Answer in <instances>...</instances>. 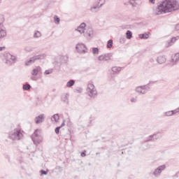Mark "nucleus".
Returning a JSON list of instances; mask_svg holds the SVG:
<instances>
[{"label":"nucleus","instance_id":"obj_1","mask_svg":"<svg viewBox=\"0 0 179 179\" xmlns=\"http://www.w3.org/2000/svg\"><path fill=\"white\" fill-rule=\"evenodd\" d=\"M179 3L177 0H164L155 10V15H163L174 10H178Z\"/></svg>","mask_w":179,"mask_h":179},{"label":"nucleus","instance_id":"obj_2","mask_svg":"<svg viewBox=\"0 0 179 179\" xmlns=\"http://www.w3.org/2000/svg\"><path fill=\"white\" fill-rule=\"evenodd\" d=\"M160 131H157L152 135H150L144 141L143 143L142 144L143 150H146V149H149L150 148V145L146 143L148 142H156L157 139H160L162 136H159Z\"/></svg>","mask_w":179,"mask_h":179},{"label":"nucleus","instance_id":"obj_3","mask_svg":"<svg viewBox=\"0 0 179 179\" xmlns=\"http://www.w3.org/2000/svg\"><path fill=\"white\" fill-rule=\"evenodd\" d=\"M8 138L11 141H21V139H23L22 130L20 129H14L8 133Z\"/></svg>","mask_w":179,"mask_h":179},{"label":"nucleus","instance_id":"obj_4","mask_svg":"<svg viewBox=\"0 0 179 179\" xmlns=\"http://www.w3.org/2000/svg\"><path fill=\"white\" fill-rule=\"evenodd\" d=\"M152 83H156V81H150V83L145 85L136 87L135 92L138 94H146V93L150 90V85H152Z\"/></svg>","mask_w":179,"mask_h":179},{"label":"nucleus","instance_id":"obj_5","mask_svg":"<svg viewBox=\"0 0 179 179\" xmlns=\"http://www.w3.org/2000/svg\"><path fill=\"white\" fill-rule=\"evenodd\" d=\"M4 59L6 60L5 64L8 65V66H10L13 64H15L16 62V57L14 55H12L9 52H5L3 54Z\"/></svg>","mask_w":179,"mask_h":179},{"label":"nucleus","instance_id":"obj_6","mask_svg":"<svg viewBox=\"0 0 179 179\" xmlns=\"http://www.w3.org/2000/svg\"><path fill=\"white\" fill-rule=\"evenodd\" d=\"M69 57L68 56H58L55 58L54 65L56 66H61L63 64H68Z\"/></svg>","mask_w":179,"mask_h":179},{"label":"nucleus","instance_id":"obj_7","mask_svg":"<svg viewBox=\"0 0 179 179\" xmlns=\"http://www.w3.org/2000/svg\"><path fill=\"white\" fill-rule=\"evenodd\" d=\"M45 57H47V56L44 53L34 56L25 62V65H26V66H29V65H31V64H34V62H36V61H37L38 59H44V58H45Z\"/></svg>","mask_w":179,"mask_h":179},{"label":"nucleus","instance_id":"obj_8","mask_svg":"<svg viewBox=\"0 0 179 179\" xmlns=\"http://www.w3.org/2000/svg\"><path fill=\"white\" fill-rule=\"evenodd\" d=\"M87 92L90 97L94 99V97L97 96V90H96V87H94V85L92 83H89L87 85Z\"/></svg>","mask_w":179,"mask_h":179},{"label":"nucleus","instance_id":"obj_9","mask_svg":"<svg viewBox=\"0 0 179 179\" xmlns=\"http://www.w3.org/2000/svg\"><path fill=\"white\" fill-rule=\"evenodd\" d=\"M101 0H99L95 1L92 6L90 7V12H92V13H97V12H99V10H100V8H101V6H103V5H104V3H102L100 4V1Z\"/></svg>","mask_w":179,"mask_h":179},{"label":"nucleus","instance_id":"obj_10","mask_svg":"<svg viewBox=\"0 0 179 179\" xmlns=\"http://www.w3.org/2000/svg\"><path fill=\"white\" fill-rule=\"evenodd\" d=\"M37 132H38V129H36L31 136V139L34 145H38L43 141V138L41 137V136H39Z\"/></svg>","mask_w":179,"mask_h":179},{"label":"nucleus","instance_id":"obj_11","mask_svg":"<svg viewBox=\"0 0 179 179\" xmlns=\"http://www.w3.org/2000/svg\"><path fill=\"white\" fill-rule=\"evenodd\" d=\"M76 49L77 50L78 54H86V52L88 51L87 47H86V45L83 43H78Z\"/></svg>","mask_w":179,"mask_h":179},{"label":"nucleus","instance_id":"obj_12","mask_svg":"<svg viewBox=\"0 0 179 179\" xmlns=\"http://www.w3.org/2000/svg\"><path fill=\"white\" fill-rule=\"evenodd\" d=\"M179 61V53H176L174 55L171 56V59L170 60L169 65L171 66H174V65H177Z\"/></svg>","mask_w":179,"mask_h":179},{"label":"nucleus","instance_id":"obj_13","mask_svg":"<svg viewBox=\"0 0 179 179\" xmlns=\"http://www.w3.org/2000/svg\"><path fill=\"white\" fill-rule=\"evenodd\" d=\"M164 170H166L165 164L158 166L153 172V175L155 177H159V176H160V174H162V172L164 171Z\"/></svg>","mask_w":179,"mask_h":179},{"label":"nucleus","instance_id":"obj_14","mask_svg":"<svg viewBox=\"0 0 179 179\" xmlns=\"http://www.w3.org/2000/svg\"><path fill=\"white\" fill-rule=\"evenodd\" d=\"M111 57H113V53H106L99 56L98 59L99 61H110Z\"/></svg>","mask_w":179,"mask_h":179},{"label":"nucleus","instance_id":"obj_15","mask_svg":"<svg viewBox=\"0 0 179 179\" xmlns=\"http://www.w3.org/2000/svg\"><path fill=\"white\" fill-rule=\"evenodd\" d=\"M2 19V16H0V38L6 37V30L1 28V26H2V22H3Z\"/></svg>","mask_w":179,"mask_h":179},{"label":"nucleus","instance_id":"obj_16","mask_svg":"<svg viewBox=\"0 0 179 179\" xmlns=\"http://www.w3.org/2000/svg\"><path fill=\"white\" fill-rule=\"evenodd\" d=\"M45 119V115L41 114L38 116L35 117L34 121L36 124H41V122H44Z\"/></svg>","mask_w":179,"mask_h":179},{"label":"nucleus","instance_id":"obj_17","mask_svg":"<svg viewBox=\"0 0 179 179\" xmlns=\"http://www.w3.org/2000/svg\"><path fill=\"white\" fill-rule=\"evenodd\" d=\"M31 73L33 76H37L38 73H41V67L37 66L32 70Z\"/></svg>","mask_w":179,"mask_h":179},{"label":"nucleus","instance_id":"obj_18","mask_svg":"<svg viewBox=\"0 0 179 179\" xmlns=\"http://www.w3.org/2000/svg\"><path fill=\"white\" fill-rule=\"evenodd\" d=\"M166 61H167V59H166V56H159L157 59V62L160 65H162V64H164Z\"/></svg>","mask_w":179,"mask_h":179},{"label":"nucleus","instance_id":"obj_19","mask_svg":"<svg viewBox=\"0 0 179 179\" xmlns=\"http://www.w3.org/2000/svg\"><path fill=\"white\" fill-rule=\"evenodd\" d=\"M85 37H93V29L89 28L85 33Z\"/></svg>","mask_w":179,"mask_h":179},{"label":"nucleus","instance_id":"obj_20","mask_svg":"<svg viewBox=\"0 0 179 179\" xmlns=\"http://www.w3.org/2000/svg\"><path fill=\"white\" fill-rule=\"evenodd\" d=\"M85 27H86V23L85 22L81 23L80 26H78V30H80V34H83V33H85ZM80 29L82 30H80Z\"/></svg>","mask_w":179,"mask_h":179},{"label":"nucleus","instance_id":"obj_21","mask_svg":"<svg viewBox=\"0 0 179 179\" xmlns=\"http://www.w3.org/2000/svg\"><path fill=\"white\" fill-rule=\"evenodd\" d=\"M179 36L176 37H172L169 41H168V47H171V45H173L174 43H176V40H178Z\"/></svg>","mask_w":179,"mask_h":179},{"label":"nucleus","instance_id":"obj_22","mask_svg":"<svg viewBox=\"0 0 179 179\" xmlns=\"http://www.w3.org/2000/svg\"><path fill=\"white\" fill-rule=\"evenodd\" d=\"M122 69V67L113 66V67H112V72H113L114 74L120 73V72H121Z\"/></svg>","mask_w":179,"mask_h":179},{"label":"nucleus","instance_id":"obj_23","mask_svg":"<svg viewBox=\"0 0 179 179\" xmlns=\"http://www.w3.org/2000/svg\"><path fill=\"white\" fill-rule=\"evenodd\" d=\"M138 38H141V40H148V38H149V34L147 33L141 34L138 35Z\"/></svg>","mask_w":179,"mask_h":179},{"label":"nucleus","instance_id":"obj_24","mask_svg":"<svg viewBox=\"0 0 179 179\" xmlns=\"http://www.w3.org/2000/svg\"><path fill=\"white\" fill-rule=\"evenodd\" d=\"M52 121H55V122H58L59 120V114H55L51 117Z\"/></svg>","mask_w":179,"mask_h":179},{"label":"nucleus","instance_id":"obj_25","mask_svg":"<svg viewBox=\"0 0 179 179\" xmlns=\"http://www.w3.org/2000/svg\"><path fill=\"white\" fill-rule=\"evenodd\" d=\"M126 38H127V40H131V38H132V31L129 30L127 31Z\"/></svg>","mask_w":179,"mask_h":179},{"label":"nucleus","instance_id":"obj_26","mask_svg":"<svg viewBox=\"0 0 179 179\" xmlns=\"http://www.w3.org/2000/svg\"><path fill=\"white\" fill-rule=\"evenodd\" d=\"M22 89L23 90H30L31 89V85H30V84L29 83H27V84H24L23 86H22Z\"/></svg>","mask_w":179,"mask_h":179},{"label":"nucleus","instance_id":"obj_27","mask_svg":"<svg viewBox=\"0 0 179 179\" xmlns=\"http://www.w3.org/2000/svg\"><path fill=\"white\" fill-rule=\"evenodd\" d=\"M75 85V80H70L69 82L66 83V87H72Z\"/></svg>","mask_w":179,"mask_h":179},{"label":"nucleus","instance_id":"obj_28","mask_svg":"<svg viewBox=\"0 0 179 179\" xmlns=\"http://www.w3.org/2000/svg\"><path fill=\"white\" fill-rule=\"evenodd\" d=\"M40 37H41V32H40L39 31H36V32H34V38H40Z\"/></svg>","mask_w":179,"mask_h":179},{"label":"nucleus","instance_id":"obj_29","mask_svg":"<svg viewBox=\"0 0 179 179\" xmlns=\"http://www.w3.org/2000/svg\"><path fill=\"white\" fill-rule=\"evenodd\" d=\"M164 117H173V112L171 110L164 112Z\"/></svg>","mask_w":179,"mask_h":179},{"label":"nucleus","instance_id":"obj_30","mask_svg":"<svg viewBox=\"0 0 179 179\" xmlns=\"http://www.w3.org/2000/svg\"><path fill=\"white\" fill-rule=\"evenodd\" d=\"M92 54H94V55H99V48H93Z\"/></svg>","mask_w":179,"mask_h":179},{"label":"nucleus","instance_id":"obj_31","mask_svg":"<svg viewBox=\"0 0 179 179\" xmlns=\"http://www.w3.org/2000/svg\"><path fill=\"white\" fill-rule=\"evenodd\" d=\"M54 20H55V23L56 24H59V22H61V20L59 19V17H58V16L55 15L54 16Z\"/></svg>","mask_w":179,"mask_h":179},{"label":"nucleus","instance_id":"obj_32","mask_svg":"<svg viewBox=\"0 0 179 179\" xmlns=\"http://www.w3.org/2000/svg\"><path fill=\"white\" fill-rule=\"evenodd\" d=\"M106 47L107 48H111L113 47V39L108 41Z\"/></svg>","mask_w":179,"mask_h":179},{"label":"nucleus","instance_id":"obj_33","mask_svg":"<svg viewBox=\"0 0 179 179\" xmlns=\"http://www.w3.org/2000/svg\"><path fill=\"white\" fill-rule=\"evenodd\" d=\"M24 51H26V52H31V51H33V48L30 46H26L24 48Z\"/></svg>","mask_w":179,"mask_h":179},{"label":"nucleus","instance_id":"obj_34","mask_svg":"<svg viewBox=\"0 0 179 179\" xmlns=\"http://www.w3.org/2000/svg\"><path fill=\"white\" fill-rule=\"evenodd\" d=\"M126 40H127V38H125V36H121L120 38V44H124L125 43Z\"/></svg>","mask_w":179,"mask_h":179},{"label":"nucleus","instance_id":"obj_35","mask_svg":"<svg viewBox=\"0 0 179 179\" xmlns=\"http://www.w3.org/2000/svg\"><path fill=\"white\" fill-rule=\"evenodd\" d=\"M136 1L137 0H129V3H131L132 6H136Z\"/></svg>","mask_w":179,"mask_h":179},{"label":"nucleus","instance_id":"obj_36","mask_svg":"<svg viewBox=\"0 0 179 179\" xmlns=\"http://www.w3.org/2000/svg\"><path fill=\"white\" fill-rule=\"evenodd\" d=\"M40 173L42 176H47V174H48V171L41 170Z\"/></svg>","mask_w":179,"mask_h":179},{"label":"nucleus","instance_id":"obj_37","mask_svg":"<svg viewBox=\"0 0 179 179\" xmlns=\"http://www.w3.org/2000/svg\"><path fill=\"white\" fill-rule=\"evenodd\" d=\"M61 129V127H57L55 128V134H57V135H58V134H59V130Z\"/></svg>","mask_w":179,"mask_h":179},{"label":"nucleus","instance_id":"obj_38","mask_svg":"<svg viewBox=\"0 0 179 179\" xmlns=\"http://www.w3.org/2000/svg\"><path fill=\"white\" fill-rule=\"evenodd\" d=\"M64 103H68V96L65 95L62 99Z\"/></svg>","mask_w":179,"mask_h":179},{"label":"nucleus","instance_id":"obj_39","mask_svg":"<svg viewBox=\"0 0 179 179\" xmlns=\"http://www.w3.org/2000/svg\"><path fill=\"white\" fill-rule=\"evenodd\" d=\"M51 73V71L50 70H45L44 72L45 75H50Z\"/></svg>","mask_w":179,"mask_h":179},{"label":"nucleus","instance_id":"obj_40","mask_svg":"<svg viewBox=\"0 0 179 179\" xmlns=\"http://www.w3.org/2000/svg\"><path fill=\"white\" fill-rule=\"evenodd\" d=\"M175 29H176V31L179 32V23L176 25Z\"/></svg>","mask_w":179,"mask_h":179},{"label":"nucleus","instance_id":"obj_41","mask_svg":"<svg viewBox=\"0 0 179 179\" xmlns=\"http://www.w3.org/2000/svg\"><path fill=\"white\" fill-rule=\"evenodd\" d=\"M81 156L82 157H85L86 156V151L81 152Z\"/></svg>","mask_w":179,"mask_h":179},{"label":"nucleus","instance_id":"obj_42","mask_svg":"<svg viewBox=\"0 0 179 179\" xmlns=\"http://www.w3.org/2000/svg\"><path fill=\"white\" fill-rule=\"evenodd\" d=\"M31 80H35V81L37 80V78L35 76L31 77Z\"/></svg>","mask_w":179,"mask_h":179},{"label":"nucleus","instance_id":"obj_43","mask_svg":"<svg viewBox=\"0 0 179 179\" xmlns=\"http://www.w3.org/2000/svg\"><path fill=\"white\" fill-rule=\"evenodd\" d=\"M59 127H61V128H62V127H65V120L63 121V122Z\"/></svg>","mask_w":179,"mask_h":179},{"label":"nucleus","instance_id":"obj_44","mask_svg":"<svg viewBox=\"0 0 179 179\" xmlns=\"http://www.w3.org/2000/svg\"><path fill=\"white\" fill-rule=\"evenodd\" d=\"M130 101H131V103H135L136 101V99L132 98V99H131Z\"/></svg>","mask_w":179,"mask_h":179},{"label":"nucleus","instance_id":"obj_45","mask_svg":"<svg viewBox=\"0 0 179 179\" xmlns=\"http://www.w3.org/2000/svg\"><path fill=\"white\" fill-rule=\"evenodd\" d=\"M156 0H149V2L150 3H155V1Z\"/></svg>","mask_w":179,"mask_h":179},{"label":"nucleus","instance_id":"obj_46","mask_svg":"<svg viewBox=\"0 0 179 179\" xmlns=\"http://www.w3.org/2000/svg\"><path fill=\"white\" fill-rule=\"evenodd\" d=\"M173 113V115H174L175 114H177V113L176 112V110H171Z\"/></svg>","mask_w":179,"mask_h":179},{"label":"nucleus","instance_id":"obj_47","mask_svg":"<svg viewBox=\"0 0 179 179\" xmlns=\"http://www.w3.org/2000/svg\"><path fill=\"white\" fill-rule=\"evenodd\" d=\"M3 50H5V47H0V52L2 51Z\"/></svg>","mask_w":179,"mask_h":179},{"label":"nucleus","instance_id":"obj_48","mask_svg":"<svg viewBox=\"0 0 179 179\" xmlns=\"http://www.w3.org/2000/svg\"><path fill=\"white\" fill-rule=\"evenodd\" d=\"M76 30L77 31H78L79 33H80V30H82V29H78V28H77Z\"/></svg>","mask_w":179,"mask_h":179},{"label":"nucleus","instance_id":"obj_49","mask_svg":"<svg viewBox=\"0 0 179 179\" xmlns=\"http://www.w3.org/2000/svg\"><path fill=\"white\" fill-rule=\"evenodd\" d=\"M150 62H155V59H150Z\"/></svg>","mask_w":179,"mask_h":179},{"label":"nucleus","instance_id":"obj_50","mask_svg":"<svg viewBox=\"0 0 179 179\" xmlns=\"http://www.w3.org/2000/svg\"><path fill=\"white\" fill-rule=\"evenodd\" d=\"M96 155H99V152H96Z\"/></svg>","mask_w":179,"mask_h":179},{"label":"nucleus","instance_id":"obj_51","mask_svg":"<svg viewBox=\"0 0 179 179\" xmlns=\"http://www.w3.org/2000/svg\"><path fill=\"white\" fill-rule=\"evenodd\" d=\"M102 139H104V137H103Z\"/></svg>","mask_w":179,"mask_h":179}]
</instances>
